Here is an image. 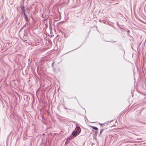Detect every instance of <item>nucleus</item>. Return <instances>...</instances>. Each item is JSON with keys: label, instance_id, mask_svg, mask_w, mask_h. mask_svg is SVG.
I'll use <instances>...</instances> for the list:
<instances>
[{"label": "nucleus", "instance_id": "3", "mask_svg": "<svg viewBox=\"0 0 146 146\" xmlns=\"http://www.w3.org/2000/svg\"><path fill=\"white\" fill-rule=\"evenodd\" d=\"M103 130H104L103 129H102L100 131V134H101L102 133V131H103Z\"/></svg>", "mask_w": 146, "mask_h": 146}, {"label": "nucleus", "instance_id": "2", "mask_svg": "<svg viewBox=\"0 0 146 146\" xmlns=\"http://www.w3.org/2000/svg\"><path fill=\"white\" fill-rule=\"evenodd\" d=\"M90 127H92L93 129L96 130H98V128L93 126H90Z\"/></svg>", "mask_w": 146, "mask_h": 146}, {"label": "nucleus", "instance_id": "5", "mask_svg": "<svg viewBox=\"0 0 146 146\" xmlns=\"http://www.w3.org/2000/svg\"><path fill=\"white\" fill-rule=\"evenodd\" d=\"M24 8V7H23L22 8H21V9H23Z\"/></svg>", "mask_w": 146, "mask_h": 146}, {"label": "nucleus", "instance_id": "1", "mask_svg": "<svg viewBox=\"0 0 146 146\" xmlns=\"http://www.w3.org/2000/svg\"><path fill=\"white\" fill-rule=\"evenodd\" d=\"M81 131L80 128V127H77L74 131L72 133V135L73 137H69V139H72L74 137H76L78 135Z\"/></svg>", "mask_w": 146, "mask_h": 146}, {"label": "nucleus", "instance_id": "4", "mask_svg": "<svg viewBox=\"0 0 146 146\" xmlns=\"http://www.w3.org/2000/svg\"><path fill=\"white\" fill-rule=\"evenodd\" d=\"M97 132H98L97 131H96V132H95V133H96H96H97Z\"/></svg>", "mask_w": 146, "mask_h": 146}, {"label": "nucleus", "instance_id": "6", "mask_svg": "<svg viewBox=\"0 0 146 146\" xmlns=\"http://www.w3.org/2000/svg\"><path fill=\"white\" fill-rule=\"evenodd\" d=\"M54 62L52 64V65H53V64H54Z\"/></svg>", "mask_w": 146, "mask_h": 146}]
</instances>
